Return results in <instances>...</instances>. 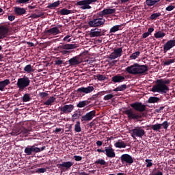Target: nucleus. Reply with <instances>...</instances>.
Listing matches in <instances>:
<instances>
[{
  "instance_id": "1",
  "label": "nucleus",
  "mask_w": 175,
  "mask_h": 175,
  "mask_svg": "<svg viewBox=\"0 0 175 175\" xmlns=\"http://www.w3.org/2000/svg\"><path fill=\"white\" fill-rule=\"evenodd\" d=\"M116 13V8H107L104 9L103 11L97 13V17H94L92 21L88 22V25L90 27H100L102 25H105V23H106V20L103 18L105 16H107V14H114Z\"/></svg>"
},
{
  "instance_id": "2",
  "label": "nucleus",
  "mask_w": 175,
  "mask_h": 175,
  "mask_svg": "<svg viewBox=\"0 0 175 175\" xmlns=\"http://www.w3.org/2000/svg\"><path fill=\"white\" fill-rule=\"evenodd\" d=\"M156 85H153L151 89L152 92H159V94H167L169 92V84H170V80L169 79H157Z\"/></svg>"
},
{
  "instance_id": "3",
  "label": "nucleus",
  "mask_w": 175,
  "mask_h": 175,
  "mask_svg": "<svg viewBox=\"0 0 175 175\" xmlns=\"http://www.w3.org/2000/svg\"><path fill=\"white\" fill-rule=\"evenodd\" d=\"M125 70L129 75H144L146 72H148V66L147 65H139V64L135 63L126 67Z\"/></svg>"
},
{
  "instance_id": "4",
  "label": "nucleus",
  "mask_w": 175,
  "mask_h": 175,
  "mask_svg": "<svg viewBox=\"0 0 175 175\" xmlns=\"http://www.w3.org/2000/svg\"><path fill=\"white\" fill-rule=\"evenodd\" d=\"M79 47L78 44H62L56 48L62 55H69L72 53L71 50H75Z\"/></svg>"
},
{
  "instance_id": "5",
  "label": "nucleus",
  "mask_w": 175,
  "mask_h": 175,
  "mask_svg": "<svg viewBox=\"0 0 175 175\" xmlns=\"http://www.w3.org/2000/svg\"><path fill=\"white\" fill-rule=\"evenodd\" d=\"M31 83V80L28 77L24 76L22 78H19L17 81L16 85L20 91H24L27 87Z\"/></svg>"
},
{
  "instance_id": "6",
  "label": "nucleus",
  "mask_w": 175,
  "mask_h": 175,
  "mask_svg": "<svg viewBox=\"0 0 175 175\" xmlns=\"http://www.w3.org/2000/svg\"><path fill=\"white\" fill-rule=\"evenodd\" d=\"M131 137L133 139L135 137H139L140 139L143 138V136H146V131L142 128V126H137L135 129L131 130Z\"/></svg>"
},
{
  "instance_id": "7",
  "label": "nucleus",
  "mask_w": 175,
  "mask_h": 175,
  "mask_svg": "<svg viewBox=\"0 0 175 175\" xmlns=\"http://www.w3.org/2000/svg\"><path fill=\"white\" fill-rule=\"evenodd\" d=\"M124 113L126 114V116H127L129 120H140V118L142 117L141 114L136 112L131 108L125 110Z\"/></svg>"
},
{
  "instance_id": "8",
  "label": "nucleus",
  "mask_w": 175,
  "mask_h": 175,
  "mask_svg": "<svg viewBox=\"0 0 175 175\" xmlns=\"http://www.w3.org/2000/svg\"><path fill=\"white\" fill-rule=\"evenodd\" d=\"M59 110L60 111V114H69V113H72L75 110V105L72 104L64 105V106L59 107Z\"/></svg>"
},
{
  "instance_id": "9",
  "label": "nucleus",
  "mask_w": 175,
  "mask_h": 175,
  "mask_svg": "<svg viewBox=\"0 0 175 175\" xmlns=\"http://www.w3.org/2000/svg\"><path fill=\"white\" fill-rule=\"evenodd\" d=\"M131 107L134 109L135 111H139V113H143V111H146V105L140 103V102H135L130 105Z\"/></svg>"
},
{
  "instance_id": "10",
  "label": "nucleus",
  "mask_w": 175,
  "mask_h": 175,
  "mask_svg": "<svg viewBox=\"0 0 175 175\" xmlns=\"http://www.w3.org/2000/svg\"><path fill=\"white\" fill-rule=\"evenodd\" d=\"M92 3L90 1V0H82L77 2V6H81L80 9L82 10H85L87 9H91V5Z\"/></svg>"
},
{
  "instance_id": "11",
  "label": "nucleus",
  "mask_w": 175,
  "mask_h": 175,
  "mask_svg": "<svg viewBox=\"0 0 175 175\" xmlns=\"http://www.w3.org/2000/svg\"><path fill=\"white\" fill-rule=\"evenodd\" d=\"M62 25H58L57 27H52L48 30H46L44 31V33L46 35H53V36H55V35H58L61 33V31H59V28H62Z\"/></svg>"
},
{
  "instance_id": "12",
  "label": "nucleus",
  "mask_w": 175,
  "mask_h": 175,
  "mask_svg": "<svg viewBox=\"0 0 175 175\" xmlns=\"http://www.w3.org/2000/svg\"><path fill=\"white\" fill-rule=\"evenodd\" d=\"M32 152H35V154H38V152H40V148L35 146L33 145L31 146H27L25 148V153L26 155H32Z\"/></svg>"
},
{
  "instance_id": "13",
  "label": "nucleus",
  "mask_w": 175,
  "mask_h": 175,
  "mask_svg": "<svg viewBox=\"0 0 175 175\" xmlns=\"http://www.w3.org/2000/svg\"><path fill=\"white\" fill-rule=\"evenodd\" d=\"M96 111L95 110L91 111L90 112L87 113L85 116H81V122H87L91 121L95 117Z\"/></svg>"
},
{
  "instance_id": "14",
  "label": "nucleus",
  "mask_w": 175,
  "mask_h": 175,
  "mask_svg": "<svg viewBox=\"0 0 175 175\" xmlns=\"http://www.w3.org/2000/svg\"><path fill=\"white\" fill-rule=\"evenodd\" d=\"M121 55H122V47L117 48L110 54L109 59H116V58H118L119 57H121Z\"/></svg>"
},
{
  "instance_id": "15",
  "label": "nucleus",
  "mask_w": 175,
  "mask_h": 175,
  "mask_svg": "<svg viewBox=\"0 0 175 175\" xmlns=\"http://www.w3.org/2000/svg\"><path fill=\"white\" fill-rule=\"evenodd\" d=\"M122 163H128L129 165H132L133 163V159L132 156L128 154H124L120 157Z\"/></svg>"
},
{
  "instance_id": "16",
  "label": "nucleus",
  "mask_w": 175,
  "mask_h": 175,
  "mask_svg": "<svg viewBox=\"0 0 175 175\" xmlns=\"http://www.w3.org/2000/svg\"><path fill=\"white\" fill-rule=\"evenodd\" d=\"M103 33H102V29L96 28L94 29H92L90 32V38H98L99 36H102Z\"/></svg>"
},
{
  "instance_id": "17",
  "label": "nucleus",
  "mask_w": 175,
  "mask_h": 175,
  "mask_svg": "<svg viewBox=\"0 0 175 175\" xmlns=\"http://www.w3.org/2000/svg\"><path fill=\"white\" fill-rule=\"evenodd\" d=\"M105 154L107 158H114L116 157V152H114V149L109 146L108 147H105Z\"/></svg>"
},
{
  "instance_id": "18",
  "label": "nucleus",
  "mask_w": 175,
  "mask_h": 175,
  "mask_svg": "<svg viewBox=\"0 0 175 175\" xmlns=\"http://www.w3.org/2000/svg\"><path fill=\"white\" fill-rule=\"evenodd\" d=\"M174 46H175V40H170L163 45V50L165 52L169 51V50H170L171 49H173Z\"/></svg>"
},
{
  "instance_id": "19",
  "label": "nucleus",
  "mask_w": 175,
  "mask_h": 175,
  "mask_svg": "<svg viewBox=\"0 0 175 175\" xmlns=\"http://www.w3.org/2000/svg\"><path fill=\"white\" fill-rule=\"evenodd\" d=\"M94 86H88V88H79L77 90V92H83V94H91L94 91Z\"/></svg>"
},
{
  "instance_id": "20",
  "label": "nucleus",
  "mask_w": 175,
  "mask_h": 175,
  "mask_svg": "<svg viewBox=\"0 0 175 175\" xmlns=\"http://www.w3.org/2000/svg\"><path fill=\"white\" fill-rule=\"evenodd\" d=\"M9 32V29L6 26H0V39H5Z\"/></svg>"
},
{
  "instance_id": "21",
  "label": "nucleus",
  "mask_w": 175,
  "mask_h": 175,
  "mask_svg": "<svg viewBox=\"0 0 175 175\" xmlns=\"http://www.w3.org/2000/svg\"><path fill=\"white\" fill-rule=\"evenodd\" d=\"M14 12L16 16H23V14H25V13H27L25 8L19 7H14Z\"/></svg>"
},
{
  "instance_id": "22",
  "label": "nucleus",
  "mask_w": 175,
  "mask_h": 175,
  "mask_svg": "<svg viewBox=\"0 0 175 175\" xmlns=\"http://www.w3.org/2000/svg\"><path fill=\"white\" fill-rule=\"evenodd\" d=\"M125 80V77L115 75L111 78L113 83H122Z\"/></svg>"
},
{
  "instance_id": "23",
  "label": "nucleus",
  "mask_w": 175,
  "mask_h": 175,
  "mask_svg": "<svg viewBox=\"0 0 175 175\" xmlns=\"http://www.w3.org/2000/svg\"><path fill=\"white\" fill-rule=\"evenodd\" d=\"M79 57H74L68 60L70 66H75V65L80 64V62L77 59Z\"/></svg>"
},
{
  "instance_id": "24",
  "label": "nucleus",
  "mask_w": 175,
  "mask_h": 175,
  "mask_svg": "<svg viewBox=\"0 0 175 175\" xmlns=\"http://www.w3.org/2000/svg\"><path fill=\"white\" fill-rule=\"evenodd\" d=\"M81 117V111L80 110L76 111L74 112V114L72 116L71 121L75 122L76 120H79Z\"/></svg>"
},
{
  "instance_id": "25",
  "label": "nucleus",
  "mask_w": 175,
  "mask_h": 175,
  "mask_svg": "<svg viewBox=\"0 0 175 175\" xmlns=\"http://www.w3.org/2000/svg\"><path fill=\"white\" fill-rule=\"evenodd\" d=\"M10 84V81L9 79H5L4 81H0V91H3L6 85Z\"/></svg>"
},
{
  "instance_id": "26",
  "label": "nucleus",
  "mask_w": 175,
  "mask_h": 175,
  "mask_svg": "<svg viewBox=\"0 0 175 175\" xmlns=\"http://www.w3.org/2000/svg\"><path fill=\"white\" fill-rule=\"evenodd\" d=\"M73 166V163L72 161L63 162L61 164H59V167H66L69 169Z\"/></svg>"
},
{
  "instance_id": "27",
  "label": "nucleus",
  "mask_w": 175,
  "mask_h": 175,
  "mask_svg": "<svg viewBox=\"0 0 175 175\" xmlns=\"http://www.w3.org/2000/svg\"><path fill=\"white\" fill-rule=\"evenodd\" d=\"M114 146L116 147V148H125V147H126V143H125L124 141L119 140L114 144Z\"/></svg>"
},
{
  "instance_id": "28",
  "label": "nucleus",
  "mask_w": 175,
  "mask_h": 175,
  "mask_svg": "<svg viewBox=\"0 0 175 175\" xmlns=\"http://www.w3.org/2000/svg\"><path fill=\"white\" fill-rule=\"evenodd\" d=\"M159 1L161 0H146V5L151 8V6H155Z\"/></svg>"
},
{
  "instance_id": "29",
  "label": "nucleus",
  "mask_w": 175,
  "mask_h": 175,
  "mask_svg": "<svg viewBox=\"0 0 175 175\" xmlns=\"http://www.w3.org/2000/svg\"><path fill=\"white\" fill-rule=\"evenodd\" d=\"M122 25H123L121 24V25H117L112 27L110 29L109 33H115V32H117V31H120V29H121V27H122Z\"/></svg>"
},
{
  "instance_id": "30",
  "label": "nucleus",
  "mask_w": 175,
  "mask_h": 175,
  "mask_svg": "<svg viewBox=\"0 0 175 175\" xmlns=\"http://www.w3.org/2000/svg\"><path fill=\"white\" fill-rule=\"evenodd\" d=\"M61 16H68V14H72V10H69L66 8H63L59 11Z\"/></svg>"
},
{
  "instance_id": "31",
  "label": "nucleus",
  "mask_w": 175,
  "mask_h": 175,
  "mask_svg": "<svg viewBox=\"0 0 175 175\" xmlns=\"http://www.w3.org/2000/svg\"><path fill=\"white\" fill-rule=\"evenodd\" d=\"M161 100L159 97L151 96L148 100V103H158Z\"/></svg>"
},
{
  "instance_id": "32",
  "label": "nucleus",
  "mask_w": 175,
  "mask_h": 175,
  "mask_svg": "<svg viewBox=\"0 0 175 175\" xmlns=\"http://www.w3.org/2000/svg\"><path fill=\"white\" fill-rule=\"evenodd\" d=\"M90 102L88 100H83V101H80L77 105V107L79 108H81V107H85V106H88V105H90Z\"/></svg>"
},
{
  "instance_id": "33",
  "label": "nucleus",
  "mask_w": 175,
  "mask_h": 175,
  "mask_svg": "<svg viewBox=\"0 0 175 175\" xmlns=\"http://www.w3.org/2000/svg\"><path fill=\"white\" fill-rule=\"evenodd\" d=\"M58 6H59V0L52 3H49L46 8H48V9H55V8H58Z\"/></svg>"
},
{
  "instance_id": "34",
  "label": "nucleus",
  "mask_w": 175,
  "mask_h": 175,
  "mask_svg": "<svg viewBox=\"0 0 175 175\" xmlns=\"http://www.w3.org/2000/svg\"><path fill=\"white\" fill-rule=\"evenodd\" d=\"M55 102V98L54 96L50 97L44 103L46 106H50L52 103Z\"/></svg>"
},
{
  "instance_id": "35",
  "label": "nucleus",
  "mask_w": 175,
  "mask_h": 175,
  "mask_svg": "<svg viewBox=\"0 0 175 175\" xmlns=\"http://www.w3.org/2000/svg\"><path fill=\"white\" fill-rule=\"evenodd\" d=\"M162 129V124H156L151 126V129L152 131H156V132H158V131L161 130Z\"/></svg>"
},
{
  "instance_id": "36",
  "label": "nucleus",
  "mask_w": 175,
  "mask_h": 175,
  "mask_svg": "<svg viewBox=\"0 0 175 175\" xmlns=\"http://www.w3.org/2000/svg\"><path fill=\"white\" fill-rule=\"evenodd\" d=\"M126 88V85L123 84L122 85H120V86L116 88L115 89H113V91L115 92H118V91H125Z\"/></svg>"
},
{
  "instance_id": "37",
  "label": "nucleus",
  "mask_w": 175,
  "mask_h": 175,
  "mask_svg": "<svg viewBox=\"0 0 175 175\" xmlns=\"http://www.w3.org/2000/svg\"><path fill=\"white\" fill-rule=\"evenodd\" d=\"M75 131L77 133L81 132V126H80V121H77L75 125Z\"/></svg>"
},
{
  "instance_id": "38",
  "label": "nucleus",
  "mask_w": 175,
  "mask_h": 175,
  "mask_svg": "<svg viewBox=\"0 0 175 175\" xmlns=\"http://www.w3.org/2000/svg\"><path fill=\"white\" fill-rule=\"evenodd\" d=\"M22 99H23V102H29V100H31V94H25Z\"/></svg>"
},
{
  "instance_id": "39",
  "label": "nucleus",
  "mask_w": 175,
  "mask_h": 175,
  "mask_svg": "<svg viewBox=\"0 0 175 175\" xmlns=\"http://www.w3.org/2000/svg\"><path fill=\"white\" fill-rule=\"evenodd\" d=\"M160 16L161 12L154 13L150 16V20H157V18H158V17H160Z\"/></svg>"
},
{
  "instance_id": "40",
  "label": "nucleus",
  "mask_w": 175,
  "mask_h": 175,
  "mask_svg": "<svg viewBox=\"0 0 175 175\" xmlns=\"http://www.w3.org/2000/svg\"><path fill=\"white\" fill-rule=\"evenodd\" d=\"M24 71L27 72V73H31V72H33V69L32 68V66H31V64L27 65L24 68Z\"/></svg>"
},
{
  "instance_id": "41",
  "label": "nucleus",
  "mask_w": 175,
  "mask_h": 175,
  "mask_svg": "<svg viewBox=\"0 0 175 175\" xmlns=\"http://www.w3.org/2000/svg\"><path fill=\"white\" fill-rule=\"evenodd\" d=\"M95 164L105 165H107V163H106V161L103 159H99L95 161Z\"/></svg>"
},
{
  "instance_id": "42",
  "label": "nucleus",
  "mask_w": 175,
  "mask_h": 175,
  "mask_svg": "<svg viewBox=\"0 0 175 175\" xmlns=\"http://www.w3.org/2000/svg\"><path fill=\"white\" fill-rule=\"evenodd\" d=\"M42 16H44V13L40 12L38 14H32L29 18H39V17H42Z\"/></svg>"
},
{
  "instance_id": "43",
  "label": "nucleus",
  "mask_w": 175,
  "mask_h": 175,
  "mask_svg": "<svg viewBox=\"0 0 175 175\" xmlns=\"http://www.w3.org/2000/svg\"><path fill=\"white\" fill-rule=\"evenodd\" d=\"M163 36H165V33L162 31H158L154 33V38H156V39H158L159 38H163Z\"/></svg>"
},
{
  "instance_id": "44",
  "label": "nucleus",
  "mask_w": 175,
  "mask_h": 175,
  "mask_svg": "<svg viewBox=\"0 0 175 175\" xmlns=\"http://www.w3.org/2000/svg\"><path fill=\"white\" fill-rule=\"evenodd\" d=\"M139 55H140V52L139 51H137L135 53H133L130 56V58H131V59H136L137 58V57H139Z\"/></svg>"
},
{
  "instance_id": "45",
  "label": "nucleus",
  "mask_w": 175,
  "mask_h": 175,
  "mask_svg": "<svg viewBox=\"0 0 175 175\" xmlns=\"http://www.w3.org/2000/svg\"><path fill=\"white\" fill-rule=\"evenodd\" d=\"M174 62H175V59H168V60L164 62L163 65H165V66H167L170 65L171 64H174Z\"/></svg>"
},
{
  "instance_id": "46",
  "label": "nucleus",
  "mask_w": 175,
  "mask_h": 175,
  "mask_svg": "<svg viewBox=\"0 0 175 175\" xmlns=\"http://www.w3.org/2000/svg\"><path fill=\"white\" fill-rule=\"evenodd\" d=\"M96 77H97V79L99 80V81H103L106 80V75H98Z\"/></svg>"
},
{
  "instance_id": "47",
  "label": "nucleus",
  "mask_w": 175,
  "mask_h": 175,
  "mask_svg": "<svg viewBox=\"0 0 175 175\" xmlns=\"http://www.w3.org/2000/svg\"><path fill=\"white\" fill-rule=\"evenodd\" d=\"M112 98H114V95L111 94H107L104 96V100H110V99H112Z\"/></svg>"
},
{
  "instance_id": "48",
  "label": "nucleus",
  "mask_w": 175,
  "mask_h": 175,
  "mask_svg": "<svg viewBox=\"0 0 175 175\" xmlns=\"http://www.w3.org/2000/svg\"><path fill=\"white\" fill-rule=\"evenodd\" d=\"M161 125L163 126V129H167V128H169V122H167V121L163 122Z\"/></svg>"
},
{
  "instance_id": "49",
  "label": "nucleus",
  "mask_w": 175,
  "mask_h": 175,
  "mask_svg": "<svg viewBox=\"0 0 175 175\" xmlns=\"http://www.w3.org/2000/svg\"><path fill=\"white\" fill-rule=\"evenodd\" d=\"M152 160H150V159L145 160V162H146V163H147L146 167H151V166H152Z\"/></svg>"
},
{
  "instance_id": "50",
  "label": "nucleus",
  "mask_w": 175,
  "mask_h": 175,
  "mask_svg": "<svg viewBox=\"0 0 175 175\" xmlns=\"http://www.w3.org/2000/svg\"><path fill=\"white\" fill-rule=\"evenodd\" d=\"M64 64V61L61 59H57L55 61V65L59 66V65H62Z\"/></svg>"
},
{
  "instance_id": "51",
  "label": "nucleus",
  "mask_w": 175,
  "mask_h": 175,
  "mask_svg": "<svg viewBox=\"0 0 175 175\" xmlns=\"http://www.w3.org/2000/svg\"><path fill=\"white\" fill-rule=\"evenodd\" d=\"M39 96H40V98H46V96H49V93L46 92H40L39 94Z\"/></svg>"
},
{
  "instance_id": "52",
  "label": "nucleus",
  "mask_w": 175,
  "mask_h": 175,
  "mask_svg": "<svg viewBox=\"0 0 175 175\" xmlns=\"http://www.w3.org/2000/svg\"><path fill=\"white\" fill-rule=\"evenodd\" d=\"M174 5H169V6H167L166 8H165V10H167V12H172V10H173V9H174Z\"/></svg>"
},
{
  "instance_id": "53",
  "label": "nucleus",
  "mask_w": 175,
  "mask_h": 175,
  "mask_svg": "<svg viewBox=\"0 0 175 175\" xmlns=\"http://www.w3.org/2000/svg\"><path fill=\"white\" fill-rule=\"evenodd\" d=\"M27 2H29V0H16V3H27Z\"/></svg>"
},
{
  "instance_id": "54",
  "label": "nucleus",
  "mask_w": 175,
  "mask_h": 175,
  "mask_svg": "<svg viewBox=\"0 0 175 175\" xmlns=\"http://www.w3.org/2000/svg\"><path fill=\"white\" fill-rule=\"evenodd\" d=\"M69 38H70V36H66V37H64L63 39L64 42H70V40H72L69 39Z\"/></svg>"
},
{
  "instance_id": "55",
  "label": "nucleus",
  "mask_w": 175,
  "mask_h": 175,
  "mask_svg": "<svg viewBox=\"0 0 175 175\" xmlns=\"http://www.w3.org/2000/svg\"><path fill=\"white\" fill-rule=\"evenodd\" d=\"M163 109H165V107H160L159 109H155V112L161 113V111H162V110H163Z\"/></svg>"
},
{
  "instance_id": "56",
  "label": "nucleus",
  "mask_w": 175,
  "mask_h": 175,
  "mask_svg": "<svg viewBox=\"0 0 175 175\" xmlns=\"http://www.w3.org/2000/svg\"><path fill=\"white\" fill-rule=\"evenodd\" d=\"M28 132H29V131L27 129H21V133H23V135H27V133H28Z\"/></svg>"
},
{
  "instance_id": "57",
  "label": "nucleus",
  "mask_w": 175,
  "mask_h": 175,
  "mask_svg": "<svg viewBox=\"0 0 175 175\" xmlns=\"http://www.w3.org/2000/svg\"><path fill=\"white\" fill-rule=\"evenodd\" d=\"M148 36H150V33L145 32L142 34V38L144 39H146V38H148Z\"/></svg>"
},
{
  "instance_id": "58",
  "label": "nucleus",
  "mask_w": 175,
  "mask_h": 175,
  "mask_svg": "<svg viewBox=\"0 0 175 175\" xmlns=\"http://www.w3.org/2000/svg\"><path fill=\"white\" fill-rule=\"evenodd\" d=\"M74 158L77 161H81V159H83V157H81V156H74Z\"/></svg>"
},
{
  "instance_id": "59",
  "label": "nucleus",
  "mask_w": 175,
  "mask_h": 175,
  "mask_svg": "<svg viewBox=\"0 0 175 175\" xmlns=\"http://www.w3.org/2000/svg\"><path fill=\"white\" fill-rule=\"evenodd\" d=\"M14 18H16V16H14L13 15H9L8 16V20L10 21H13L14 20Z\"/></svg>"
},
{
  "instance_id": "60",
  "label": "nucleus",
  "mask_w": 175,
  "mask_h": 175,
  "mask_svg": "<svg viewBox=\"0 0 175 175\" xmlns=\"http://www.w3.org/2000/svg\"><path fill=\"white\" fill-rule=\"evenodd\" d=\"M27 44H28V46H29V47H33V46H35L33 42H27Z\"/></svg>"
},
{
  "instance_id": "61",
  "label": "nucleus",
  "mask_w": 175,
  "mask_h": 175,
  "mask_svg": "<svg viewBox=\"0 0 175 175\" xmlns=\"http://www.w3.org/2000/svg\"><path fill=\"white\" fill-rule=\"evenodd\" d=\"M152 32H154V28L150 27L148 29V33H149L150 35V33H151Z\"/></svg>"
},
{
  "instance_id": "62",
  "label": "nucleus",
  "mask_w": 175,
  "mask_h": 175,
  "mask_svg": "<svg viewBox=\"0 0 175 175\" xmlns=\"http://www.w3.org/2000/svg\"><path fill=\"white\" fill-rule=\"evenodd\" d=\"M38 172H40V173H44V172H46V168H40Z\"/></svg>"
},
{
  "instance_id": "63",
  "label": "nucleus",
  "mask_w": 175,
  "mask_h": 175,
  "mask_svg": "<svg viewBox=\"0 0 175 175\" xmlns=\"http://www.w3.org/2000/svg\"><path fill=\"white\" fill-rule=\"evenodd\" d=\"M103 144V142L102 141H97V142H96V145H97V146H102Z\"/></svg>"
},
{
  "instance_id": "64",
  "label": "nucleus",
  "mask_w": 175,
  "mask_h": 175,
  "mask_svg": "<svg viewBox=\"0 0 175 175\" xmlns=\"http://www.w3.org/2000/svg\"><path fill=\"white\" fill-rule=\"evenodd\" d=\"M80 175H88V174L85 173V172H79Z\"/></svg>"
}]
</instances>
